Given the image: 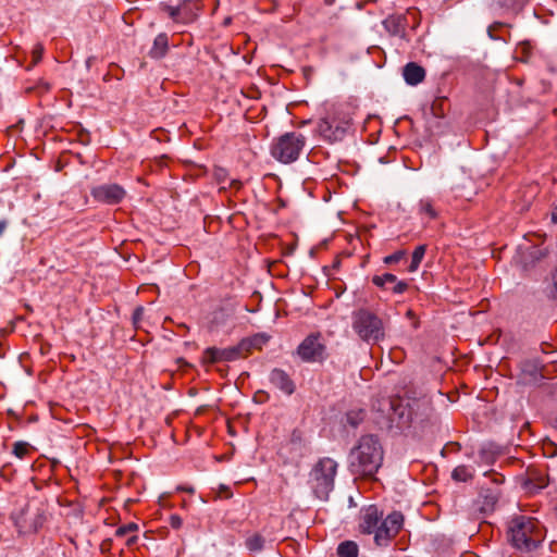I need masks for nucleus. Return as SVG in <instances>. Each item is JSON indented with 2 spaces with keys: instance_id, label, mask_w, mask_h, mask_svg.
Returning <instances> with one entry per match:
<instances>
[{
  "instance_id": "dca6fc26",
  "label": "nucleus",
  "mask_w": 557,
  "mask_h": 557,
  "mask_svg": "<svg viewBox=\"0 0 557 557\" xmlns=\"http://www.w3.org/2000/svg\"><path fill=\"white\" fill-rule=\"evenodd\" d=\"M403 75L407 84L416 86L424 81L425 70L421 65L410 62L405 65Z\"/></svg>"
},
{
  "instance_id": "9b49d317",
  "label": "nucleus",
  "mask_w": 557,
  "mask_h": 557,
  "mask_svg": "<svg viewBox=\"0 0 557 557\" xmlns=\"http://www.w3.org/2000/svg\"><path fill=\"white\" fill-rule=\"evenodd\" d=\"M297 354L305 362H322L326 357V347L320 334H310L298 346Z\"/></svg>"
},
{
  "instance_id": "a211bd4d",
  "label": "nucleus",
  "mask_w": 557,
  "mask_h": 557,
  "mask_svg": "<svg viewBox=\"0 0 557 557\" xmlns=\"http://www.w3.org/2000/svg\"><path fill=\"white\" fill-rule=\"evenodd\" d=\"M169 50V37L165 33H160L153 40V45L148 52L151 59L163 58Z\"/></svg>"
},
{
  "instance_id": "6ab92c4d",
  "label": "nucleus",
  "mask_w": 557,
  "mask_h": 557,
  "mask_svg": "<svg viewBox=\"0 0 557 557\" xmlns=\"http://www.w3.org/2000/svg\"><path fill=\"white\" fill-rule=\"evenodd\" d=\"M383 25L394 36H404L405 34V23L401 16H388L384 20Z\"/></svg>"
},
{
  "instance_id": "7c9ffc66",
  "label": "nucleus",
  "mask_w": 557,
  "mask_h": 557,
  "mask_svg": "<svg viewBox=\"0 0 557 557\" xmlns=\"http://www.w3.org/2000/svg\"><path fill=\"white\" fill-rule=\"evenodd\" d=\"M170 525L173 528V529H180L182 525H183V520L180 516L177 515H172L170 517Z\"/></svg>"
},
{
  "instance_id": "0eeeda50",
  "label": "nucleus",
  "mask_w": 557,
  "mask_h": 557,
  "mask_svg": "<svg viewBox=\"0 0 557 557\" xmlns=\"http://www.w3.org/2000/svg\"><path fill=\"white\" fill-rule=\"evenodd\" d=\"M337 462L332 458L320 459L309 473L308 483L319 499H327L334 487Z\"/></svg>"
},
{
  "instance_id": "ea45409f",
  "label": "nucleus",
  "mask_w": 557,
  "mask_h": 557,
  "mask_svg": "<svg viewBox=\"0 0 557 557\" xmlns=\"http://www.w3.org/2000/svg\"><path fill=\"white\" fill-rule=\"evenodd\" d=\"M411 314H412V311H411V310H409V311H408V317H411Z\"/></svg>"
},
{
  "instance_id": "58836bf2",
  "label": "nucleus",
  "mask_w": 557,
  "mask_h": 557,
  "mask_svg": "<svg viewBox=\"0 0 557 557\" xmlns=\"http://www.w3.org/2000/svg\"><path fill=\"white\" fill-rule=\"evenodd\" d=\"M324 2H325L326 4H329V5H331V4L334 2V0H324Z\"/></svg>"
},
{
  "instance_id": "aec40b11",
  "label": "nucleus",
  "mask_w": 557,
  "mask_h": 557,
  "mask_svg": "<svg viewBox=\"0 0 557 557\" xmlns=\"http://www.w3.org/2000/svg\"><path fill=\"white\" fill-rule=\"evenodd\" d=\"M473 468L460 465L453 470L451 478L457 482H467L473 478Z\"/></svg>"
},
{
  "instance_id": "2eb2a0df",
  "label": "nucleus",
  "mask_w": 557,
  "mask_h": 557,
  "mask_svg": "<svg viewBox=\"0 0 557 557\" xmlns=\"http://www.w3.org/2000/svg\"><path fill=\"white\" fill-rule=\"evenodd\" d=\"M372 283L377 286L385 288L387 284L393 285L391 290L394 294H403L408 289V284L405 281H398L396 275L392 273H385L382 275H374Z\"/></svg>"
},
{
  "instance_id": "b1692460",
  "label": "nucleus",
  "mask_w": 557,
  "mask_h": 557,
  "mask_svg": "<svg viewBox=\"0 0 557 557\" xmlns=\"http://www.w3.org/2000/svg\"><path fill=\"white\" fill-rule=\"evenodd\" d=\"M30 445L26 442H16L13 445V454L18 459H24L30 453Z\"/></svg>"
},
{
  "instance_id": "473e14b6",
  "label": "nucleus",
  "mask_w": 557,
  "mask_h": 557,
  "mask_svg": "<svg viewBox=\"0 0 557 557\" xmlns=\"http://www.w3.org/2000/svg\"><path fill=\"white\" fill-rule=\"evenodd\" d=\"M143 314H144V308H141V307L136 308V310L134 311V315H133L134 324L135 325L138 324V322L140 321Z\"/></svg>"
},
{
  "instance_id": "c9c22d12",
  "label": "nucleus",
  "mask_w": 557,
  "mask_h": 557,
  "mask_svg": "<svg viewBox=\"0 0 557 557\" xmlns=\"http://www.w3.org/2000/svg\"><path fill=\"white\" fill-rule=\"evenodd\" d=\"M552 221L554 223H557V205L553 208V211H552Z\"/></svg>"
},
{
  "instance_id": "393cba45",
  "label": "nucleus",
  "mask_w": 557,
  "mask_h": 557,
  "mask_svg": "<svg viewBox=\"0 0 557 557\" xmlns=\"http://www.w3.org/2000/svg\"><path fill=\"white\" fill-rule=\"evenodd\" d=\"M263 544H264L263 537L258 535V534H255V535L250 536L246 541V547L250 552H259V550H261L262 547H263Z\"/></svg>"
},
{
  "instance_id": "2f4dec72",
  "label": "nucleus",
  "mask_w": 557,
  "mask_h": 557,
  "mask_svg": "<svg viewBox=\"0 0 557 557\" xmlns=\"http://www.w3.org/2000/svg\"><path fill=\"white\" fill-rule=\"evenodd\" d=\"M553 285H552V288H550V292H549V295L553 299H557V270L555 271V273L553 274Z\"/></svg>"
},
{
  "instance_id": "9d476101",
  "label": "nucleus",
  "mask_w": 557,
  "mask_h": 557,
  "mask_svg": "<svg viewBox=\"0 0 557 557\" xmlns=\"http://www.w3.org/2000/svg\"><path fill=\"white\" fill-rule=\"evenodd\" d=\"M348 127V119H341L335 115H329L319 121L317 131L323 139L330 143H335L342 140L345 137Z\"/></svg>"
},
{
  "instance_id": "bb28decb",
  "label": "nucleus",
  "mask_w": 557,
  "mask_h": 557,
  "mask_svg": "<svg viewBox=\"0 0 557 557\" xmlns=\"http://www.w3.org/2000/svg\"><path fill=\"white\" fill-rule=\"evenodd\" d=\"M406 255V251L405 250H398L389 256H386L384 258V263L385 264H393V263H397L399 262Z\"/></svg>"
},
{
  "instance_id": "c85d7f7f",
  "label": "nucleus",
  "mask_w": 557,
  "mask_h": 557,
  "mask_svg": "<svg viewBox=\"0 0 557 557\" xmlns=\"http://www.w3.org/2000/svg\"><path fill=\"white\" fill-rule=\"evenodd\" d=\"M44 54V46L41 44H36L32 51L33 65H36L40 62Z\"/></svg>"
},
{
  "instance_id": "6e6552de",
  "label": "nucleus",
  "mask_w": 557,
  "mask_h": 557,
  "mask_svg": "<svg viewBox=\"0 0 557 557\" xmlns=\"http://www.w3.org/2000/svg\"><path fill=\"white\" fill-rule=\"evenodd\" d=\"M391 412L388 420L399 430L410 428L418 418V411L426 407V401H409L400 398L389 401Z\"/></svg>"
},
{
  "instance_id": "1a4fd4ad",
  "label": "nucleus",
  "mask_w": 557,
  "mask_h": 557,
  "mask_svg": "<svg viewBox=\"0 0 557 557\" xmlns=\"http://www.w3.org/2000/svg\"><path fill=\"white\" fill-rule=\"evenodd\" d=\"M161 10L165 12L174 23L190 24L197 20L201 4L200 0H183L176 7L161 4Z\"/></svg>"
},
{
  "instance_id": "ddd939ff",
  "label": "nucleus",
  "mask_w": 557,
  "mask_h": 557,
  "mask_svg": "<svg viewBox=\"0 0 557 557\" xmlns=\"http://www.w3.org/2000/svg\"><path fill=\"white\" fill-rule=\"evenodd\" d=\"M239 358H243V352L238 345L222 349L209 347L202 352L201 362L203 366H209L220 361H234Z\"/></svg>"
},
{
  "instance_id": "a878e982",
  "label": "nucleus",
  "mask_w": 557,
  "mask_h": 557,
  "mask_svg": "<svg viewBox=\"0 0 557 557\" xmlns=\"http://www.w3.org/2000/svg\"><path fill=\"white\" fill-rule=\"evenodd\" d=\"M137 530H138V525L136 523L131 522V523H127V524H124V525H121L120 528H117L115 531V535L119 537H122L128 533L136 532Z\"/></svg>"
},
{
  "instance_id": "c756f323",
  "label": "nucleus",
  "mask_w": 557,
  "mask_h": 557,
  "mask_svg": "<svg viewBox=\"0 0 557 557\" xmlns=\"http://www.w3.org/2000/svg\"><path fill=\"white\" fill-rule=\"evenodd\" d=\"M360 413L349 412L347 413V421L350 425L357 426L359 422L362 420V417H359Z\"/></svg>"
},
{
  "instance_id": "4468645a",
  "label": "nucleus",
  "mask_w": 557,
  "mask_h": 557,
  "mask_svg": "<svg viewBox=\"0 0 557 557\" xmlns=\"http://www.w3.org/2000/svg\"><path fill=\"white\" fill-rule=\"evenodd\" d=\"M270 382L286 395L295 392V383L289 375L282 369H273L270 373Z\"/></svg>"
},
{
  "instance_id": "72a5a7b5",
  "label": "nucleus",
  "mask_w": 557,
  "mask_h": 557,
  "mask_svg": "<svg viewBox=\"0 0 557 557\" xmlns=\"http://www.w3.org/2000/svg\"><path fill=\"white\" fill-rule=\"evenodd\" d=\"M443 103H444L443 99H440V100H436V101L433 102L432 110H433L435 115H438L437 110H441Z\"/></svg>"
},
{
  "instance_id": "e433bc0d",
  "label": "nucleus",
  "mask_w": 557,
  "mask_h": 557,
  "mask_svg": "<svg viewBox=\"0 0 557 557\" xmlns=\"http://www.w3.org/2000/svg\"><path fill=\"white\" fill-rule=\"evenodd\" d=\"M137 540V536L136 535H133L131 536L129 539H127L126 541V544L129 546V545H133Z\"/></svg>"
},
{
  "instance_id": "20e7f679",
  "label": "nucleus",
  "mask_w": 557,
  "mask_h": 557,
  "mask_svg": "<svg viewBox=\"0 0 557 557\" xmlns=\"http://www.w3.org/2000/svg\"><path fill=\"white\" fill-rule=\"evenodd\" d=\"M351 320L352 331L361 341L375 344L384 339V322L376 312L360 308L352 312Z\"/></svg>"
},
{
  "instance_id": "cd10ccee",
  "label": "nucleus",
  "mask_w": 557,
  "mask_h": 557,
  "mask_svg": "<svg viewBox=\"0 0 557 557\" xmlns=\"http://www.w3.org/2000/svg\"><path fill=\"white\" fill-rule=\"evenodd\" d=\"M552 397L555 401V408L554 411L552 412L550 422L553 426L557 429V384H554L552 386Z\"/></svg>"
},
{
  "instance_id": "f03ea898",
  "label": "nucleus",
  "mask_w": 557,
  "mask_h": 557,
  "mask_svg": "<svg viewBox=\"0 0 557 557\" xmlns=\"http://www.w3.org/2000/svg\"><path fill=\"white\" fill-rule=\"evenodd\" d=\"M383 447L375 435H363L349 454V466L352 473L372 478L383 462Z\"/></svg>"
},
{
  "instance_id": "39448f33",
  "label": "nucleus",
  "mask_w": 557,
  "mask_h": 557,
  "mask_svg": "<svg viewBox=\"0 0 557 557\" xmlns=\"http://www.w3.org/2000/svg\"><path fill=\"white\" fill-rule=\"evenodd\" d=\"M307 145V137L299 132H287L275 137L270 146V154L282 164L296 162Z\"/></svg>"
},
{
  "instance_id": "f3484780",
  "label": "nucleus",
  "mask_w": 557,
  "mask_h": 557,
  "mask_svg": "<svg viewBox=\"0 0 557 557\" xmlns=\"http://www.w3.org/2000/svg\"><path fill=\"white\" fill-rule=\"evenodd\" d=\"M269 341V336L265 334H256L252 337L244 338L238 343L239 349L243 352V358L247 357L252 349H261L264 344Z\"/></svg>"
},
{
  "instance_id": "4c0bfd02",
  "label": "nucleus",
  "mask_w": 557,
  "mask_h": 557,
  "mask_svg": "<svg viewBox=\"0 0 557 557\" xmlns=\"http://www.w3.org/2000/svg\"><path fill=\"white\" fill-rule=\"evenodd\" d=\"M496 475H497L498 478H497V479L495 478V479H494V481H495V482H497V483H502V482L504 481V476H502V475H499V474H496Z\"/></svg>"
},
{
  "instance_id": "f704fd0d",
  "label": "nucleus",
  "mask_w": 557,
  "mask_h": 557,
  "mask_svg": "<svg viewBox=\"0 0 557 557\" xmlns=\"http://www.w3.org/2000/svg\"><path fill=\"white\" fill-rule=\"evenodd\" d=\"M177 490L178 491H183V492H187L189 494L195 493V488L191 487V486H188V487L187 486H178Z\"/></svg>"
},
{
  "instance_id": "7ed1b4c3",
  "label": "nucleus",
  "mask_w": 557,
  "mask_h": 557,
  "mask_svg": "<svg viewBox=\"0 0 557 557\" xmlns=\"http://www.w3.org/2000/svg\"><path fill=\"white\" fill-rule=\"evenodd\" d=\"M507 533L511 545L523 553L536 549L545 539L541 522L523 515L515 516L508 521Z\"/></svg>"
},
{
  "instance_id": "412c9836",
  "label": "nucleus",
  "mask_w": 557,
  "mask_h": 557,
  "mask_svg": "<svg viewBox=\"0 0 557 557\" xmlns=\"http://www.w3.org/2000/svg\"><path fill=\"white\" fill-rule=\"evenodd\" d=\"M358 545L352 541H345L337 547L338 557H358Z\"/></svg>"
},
{
  "instance_id": "5701e85b",
  "label": "nucleus",
  "mask_w": 557,
  "mask_h": 557,
  "mask_svg": "<svg viewBox=\"0 0 557 557\" xmlns=\"http://www.w3.org/2000/svg\"><path fill=\"white\" fill-rule=\"evenodd\" d=\"M419 210L430 219H435L437 216V212L434 209L431 199H421L419 202Z\"/></svg>"
},
{
  "instance_id": "423d86ee",
  "label": "nucleus",
  "mask_w": 557,
  "mask_h": 557,
  "mask_svg": "<svg viewBox=\"0 0 557 557\" xmlns=\"http://www.w3.org/2000/svg\"><path fill=\"white\" fill-rule=\"evenodd\" d=\"M47 518V508L34 502L26 503L11 515L14 527L23 535L36 533L44 527Z\"/></svg>"
},
{
  "instance_id": "4be33fe9",
  "label": "nucleus",
  "mask_w": 557,
  "mask_h": 557,
  "mask_svg": "<svg viewBox=\"0 0 557 557\" xmlns=\"http://www.w3.org/2000/svg\"><path fill=\"white\" fill-rule=\"evenodd\" d=\"M425 251H426L425 245H420V246L416 247V249L412 252L410 265L408 268L409 272H416L418 270L421 261L424 258Z\"/></svg>"
},
{
  "instance_id": "f257e3e1",
  "label": "nucleus",
  "mask_w": 557,
  "mask_h": 557,
  "mask_svg": "<svg viewBox=\"0 0 557 557\" xmlns=\"http://www.w3.org/2000/svg\"><path fill=\"white\" fill-rule=\"evenodd\" d=\"M404 524V516L399 511H393L383 519V512L375 505H370L360 510L359 531L363 534H374L377 546H387L399 533Z\"/></svg>"
},
{
  "instance_id": "f8f14e48",
  "label": "nucleus",
  "mask_w": 557,
  "mask_h": 557,
  "mask_svg": "<svg viewBox=\"0 0 557 557\" xmlns=\"http://www.w3.org/2000/svg\"><path fill=\"white\" fill-rule=\"evenodd\" d=\"M90 194L96 201L113 206L122 202L126 190L119 184H102L94 187Z\"/></svg>"
}]
</instances>
